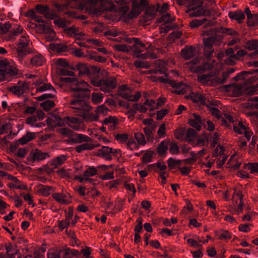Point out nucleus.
<instances>
[{
    "instance_id": "nucleus-14",
    "label": "nucleus",
    "mask_w": 258,
    "mask_h": 258,
    "mask_svg": "<svg viewBox=\"0 0 258 258\" xmlns=\"http://www.w3.org/2000/svg\"><path fill=\"white\" fill-rule=\"evenodd\" d=\"M75 131H80L84 130V124L82 118L76 117H67L64 119V124Z\"/></svg>"
},
{
    "instance_id": "nucleus-50",
    "label": "nucleus",
    "mask_w": 258,
    "mask_h": 258,
    "mask_svg": "<svg viewBox=\"0 0 258 258\" xmlns=\"http://www.w3.org/2000/svg\"><path fill=\"white\" fill-rule=\"evenodd\" d=\"M70 68V67L60 68L57 72L60 75L74 76L75 75L74 72L68 70Z\"/></svg>"
},
{
    "instance_id": "nucleus-15",
    "label": "nucleus",
    "mask_w": 258,
    "mask_h": 258,
    "mask_svg": "<svg viewBox=\"0 0 258 258\" xmlns=\"http://www.w3.org/2000/svg\"><path fill=\"white\" fill-rule=\"evenodd\" d=\"M233 130L235 132L239 134H244L247 141H249L252 135L251 131L249 128L246 123L239 121L238 124L233 125Z\"/></svg>"
},
{
    "instance_id": "nucleus-42",
    "label": "nucleus",
    "mask_w": 258,
    "mask_h": 258,
    "mask_svg": "<svg viewBox=\"0 0 258 258\" xmlns=\"http://www.w3.org/2000/svg\"><path fill=\"white\" fill-rule=\"evenodd\" d=\"M35 137V135L34 133L28 132L25 136L19 139V142L21 145H24L33 139Z\"/></svg>"
},
{
    "instance_id": "nucleus-49",
    "label": "nucleus",
    "mask_w": 258,
    "mask_h": 258,
    "mask_svg": "<svg viewBox=\"0 0 258 258\" xmlns=\"http://www.w3.org/2000/svg\"><path fill=\"white\" fill-rule=\"evenodd\" d=\"M243 95H252L256 93L257 91V87L255 86H243Z\"/></svg>"
},
{
    "instance_id": "nucleus-27",
    "label": "nucleus",
    "mask_w": 258,
    "mask_h": 258,
    "mask_svg": "<svg viewBox=\"0 0 258 258\" xmlns=\"http://www.w3.org/2000/svg\"><path fill=\"white\" fill-rule=\"evenodd\" d=\"M112 152L113 148L107 146H102L101 149L98 150L97 154L98 156L102 157L106 159H109L111 158V154Z\"/></svg>"
},
{
    "instance_id": "nucleus-8",
    "label": "nucleus",
    "mask_w": 258,
    "mask_h": 258,
    "mask_svg": "<svg viewBox=\"0 0 258 258\" xmlns=\"http://www.w3.org/2000/svg\"><path fill=\"white\" fill-rule=\"evenodd\" d=\"M133 40L136 44L141 47V48H139L138 47L135 48L134 53L137 56L144 58L149 57L155 58L156 57V55L151 52L153 47L150 44L147 43V44H145L138 38H134Z\"/></svg>"
},
{
    "instance_id": "nucleus-19",
    "label": "nucleus",
    "mask_w": 258,
    "mask_h": 258,
    "mask_svg": "<svg viewBox=\"0 0 258 258\" xmlns=\"http://www.w3.org/2000/svg\"><path fill=\"white\" fill-rule=\"evenodd\" d=\"M48 157L49 155L47 153L42 152L38 149H34L30 153L29 159L31 161L35 162L45 159Z\"/></svg>"
},
{
    "instance_id": "nucleus-22",
    "label": "nucleus",
    "mask_w": 258,
    "mask_h": 258,
    "mask_svg": "<svg viewBox=\"0 0 258 258\" xmlns=\"http://www.w3.org/2000/svg\"><path fill=\"white\" fill-rule=\"evenodd\" d=\"M64 31L66 34L74 37L76 39H80L85 36V34L84 32L80 31L78 28L74 26L66 28Z\"/></svg>"
},
{
    "instance_id": "nucleus-9",
    "label": "nucleus",
    "mask_w": 258,
    "mask_h": 258,
    "mask_svg": "<svg viewBox=\"0 0 258 258\" xmlns=\"http://www.w3.org/2000/svg\"><path fill=\"white\" fill-rule=\"evenodd\" d=\"M91 83L94 86L100 88V89L104 92H109L116 87V79L112 77H108L103 80L94 79Z\"/></svg>"
},
{
    "instance_id": "nucleus-33",
    "label": "nucleus",
    "mask_w": 258,
    "mask_h": 258,
    "mask_svg": "<svg viewBox=\"0 0 258 258\" xmlns=\"http://www.w3.org/2000/svg\"><path fill=\"white\" fill-rule=\"evenodd\" d=\"M225 54L227 57L229 58V60H225V62L228 64H233L234 60L237 59V56L235 54L234 50L232 48L227 49L225 51Z\"/></svg>"
},
{
    "instance_id": "nucleus-36",
    "label": "nucleus",
    "mask_w": 258,
    "mask_h": 258,
    "mask_svg": "<svg viewBox=\"0 0 258 258\" xmlns=\"http://www.w3.org/2000/svg\"><path fill=\"white\" fill-rule=\"evenodd\" d=\"M228 16L230 19L235 20L239 23L245 18L244 14L240 10L229 12Z\"/></svg>"
},
{
    "instance_id": "nucleus-30",
    "label": "nucleus",
    "mask_w": 258,
    "mask_h": 258,
    "mask_svg": "<svg viewBox=\"0 0 258 258\" xmlns=\"http://www.w3.org/2000/svg\"><path fill=\"white\" fill-rule=\"evenodd\" d=\"M205 44V55H207V57H210L213 53V50L211 49L212 46L213 45L214 40L211 38H208L207 39H204V40Z\"/></svg>"
},
{
    "instance_id": "nucleus-20",
    "label": "nucleus",
    "mask_w": 258,
    "mask_h": 258,
    "mask_svg": "<svg viewBox=\"0 0 258 258\" xmlns=\"http://www.w3.org/2000/svg\"><path fill=\"white\" fill-rule=\"evenodd\" d=\"M242 159L239 158L237 154H232L228 161L227 167L235 170L238 169L242 163Z\"/></svg>"
},
{
    "instance_id": "nucleus-24",
    "label": "nucleus",
    "mask_w": 258,
    "mask_h": 258,
    "mask_svg": "<svg viewBox=\"0 0 258 258\" xmlns=\"http://www.w3.org/2000/svg\"><path fill=\"white\" fill-rule=\"evenodd\" d=\"M52 197L57 203L61 205H67L71 203V196L63 193H53Z\"/></svg>"
},
{
    "instance_id": "nucleus-58",
    "label": "nucleus",
    "mask_w": 258,
    "mask_h": 258,
    "mask_svg": "<svg viewBox=\"0 0 258 258\" xmlns=\"http://www.w3.org/2000/svg\"><path fill=\"white\" fill-rule=\"evenodd\" d=\"M134 108L141 112H146L149 110L148 106L145 105V102L143 104H134Z\"/></svg>"
},
{
    "instance_id": "nucleus-7",
    "label": "nucleus",
    "mask_w": 258,
    "mask_h": 258,
    "mask_svg": "<svg viewBox=\"0 0 258 258\" xmlns=\"http://www.w3.org/2000/svg\"><path fill=\"white\" fill-rule=\"evenodd\" d=\"M168 66V64L165 61L162 60H158L155 63V67L157 69L148 71L145 73L151 74V76L148 77V78L153 82L159 81L162 82H166L169 79L168 78H164L163 77H160L159 75L165 74L166 67Z\"/></svg>"
},
{
    "instance_id": "nucleus-40",
    "label": "nucleus",
    "mask_w": 258,
    "mask_h": 258,
    "mask_svg": "<svg viewBox=\"0 0 258 258\" xmlns=\"http://www.w3.org/2000/svg\"><path fill=\"white\" fill-rule=\"evenodd\" d=\"M191 98L193 101L195 102L200 103L202 104H205L206 103V96L203 94L198 93V94H194L192 93Z\"/></svg>"
},
{
    "instance_id": "nucleus-41",
    "label": "nucleus",
    "mask_w": 258,
    "mask_h": 258,
    "mask_svg": "<svg viewBox=\"0 0 258 258\" xmlns=\"http://www.w3.org/2000/svg\"><path fill=\"white\" fill-rule=\"evenodd\" d=\"M97 146L98 145H94L90 143H85L77 146L76 149L78 153H80L84 150L93 149Z\"/></svg>"
},
{
    "instance_id": "nucleus-43",
    "label": "nucleus",
    "mask_w": 258,
    "mask_h": 258,
    "mask_svg": "<svg viewBox=\"0 0 258 258\" xmlns=\"http://www.w3.org/2000/svg\"><path fill=\"white\" fill-rule=\"evenodd\" d=\"M76 69L79 71L80 76L87 74L89 72V70L87 65L84 63H79L76 66Z\"/></svg>"
},
{
    "instance_id": "nucleus-2",
    "label": "nucleus",
    "mask_w": 258,
    "mask_h": 258,
    "mask_svg": "<svg viewBox=\"0 0 258 258\" xmlns=\"http://www.w3.org/2000/svg\"><path fill=\"white\" fill-rule=\"evenodd\" d=\"M28 16L38 22L36 24V31L39 33L44 34V38L47 41H51L55 38V33L50 27L48 23L43 20L41 17L39 16L35 11L31 10L28 12Z\"/></svg>"
},
{
    "instance_id": "nucleus-18",
    "label": "nucleus",
    "mask_w": 258,
    "mask_h": 258,
    "mask_svg": "<svg viewBox=\"0 0 258 258\" xmlns=\"http://www.w3.org/2000/svg\"><path fill=\"white\" fill-rule=\"evenodd\" d=\"M174 20V17L171 16L169 13L163 14L159 20L160 23H163V25L160 28V33L167 32L169 31L171 27L169 26L164 25V24L171 23Z\"/></svg>"
},
{
    "instance_id": "nucleus-64",
    "label": "nucleus",
    "mask_w": 258,
    "mask_h": 258,
    "mask_svg": "<svg viewBox=\"0 0 258 258\" xmlns=\"http://www.w3.org/2000/svg\"><path fill=\"white\" fill-rule=\"evenodd\" d=\"M248 103L252 108H258V97L254 96L251 97Z\"/></svg>"
},
{
    "instance_id": "nucleus-61",
    "label": "nucleus",
    "mask_w": 258,
    "mask_h": 258,
    "mask_svg": "<svg viewBox=\"0 0 258 258\" xmlns=\"http://www.w3.org/2000/svg\"><path fill=\"white\" fill-rule=\"evenodd\" d=\"M47 258H60L59 252L57 250H49L47 252Z\"/></svg>"
},
{
    "instance_id": "nucleus-39",
    "label": "nucleus",
    "mask_w": 258,
    "mask_h": 258,
    "mask_svg": "<svg viewBox=\"0 0 258 258\" xmlns=\"http://www.w3.org/2000/svg\"><path fill=\"white\" fill-rule=\"evenodd\" d=\"M169 144V142L166 140H164L160 143L157 148V152L160 155L162 156L166 153Z\"/></svg>"
},
{
    "instance_id": "nucleus-55",
    "label": "nucleus",
    "mask_w": 258,
    "mask_h": 258,
    "mask_svg": "<svg viewBox=\"0 0 258 258\" xmlns=\"http://www.w3.org/2000/svg\"><path fill=\"white\" fill-rule=\"evenodd\" d=\"M145 105L148 106L150 111H153L157 109L156 102L153 99H147L145 102Z\"/></svg>"
},
{
    "instance_id": "nucleus-4",
    "label": "nucleus",
    "mask_w": 258,
    "mask_h": 258,
    "mask_svg": "<svg viewBox=\"0 0 258 258\" xmlns=\"http://www.w3.org/2000/svg\"><path fill=\"white\" fill-rule=\"evenodd\" d=\"M18 69L15 62L8 59L0 61V82L4 80H9L11 77L17 75Z\"/></svg>"
},
{
    "instance_id": "nucleus-51",
    "label": "nucleus",
    "mask_w": 258,
    "mask_h": 258,
    "mask_svg": "<svg viewBox=\"0 0 258 258\" xmlns=\"http://www.w3.org/2000/svg\"><path fill=\"white\" fill-rule=\"evenodd\" d=\"M134 138L137 141L139 146L144 145L146 144V141L144 135L139 133H135L134 135Z\"/></svg>"
},
{
    "instance_id": "nucleus-52",
    "label": "nucleus",
    "mask_w": 258,
    "mask_h": 258,
    "mask_svg": "<svg viewBox=\"0 0 258 258\" xmlns=\"http://www.w3.org/2000/svg\"><path fill=\"white\" fill-rule=\"evenodd\" d=\"M102 94L100 93H93L92 94V101L94 104L100 103L103 99Z\"/></svg>"
},
{
    "instance_id": "nucleus-63",
    "label": "nucleus",
    "mask_w": 258,
    "mask_h": 258,
    "mask_svg": "<svg viewBox=\"0 0 258 258\" xmlns=\"http://www.w3.org/2000/svg\"><path fill=\"white\" fill-rule=\"evenodd\" d=\"M124 187L126 189L133 192V195H134L136 192L135 187L133 183L125 182L124 183Z\"/></svg>"
},
{
    "instance_id": "nucleus-57",
    "label": "nucleus",
    "mask_w": 258,
    "mask_h": 258,
    "mask_svg": "<svg viewBox=\"0 0 258 258\" xmlns=\"http://www.w3.org/2000/svg\"><path fill=\"white\" fill-rule=\"evenodd\" d=\"M206 21V19L202 20L195 19L190 22V26L192 28H196L204 24Z\"/></svg>"
},
{
    "instance_id": "nucleus-53",
    "label": "nucleus",
    "mask_w": 258,
    "mask_h": 258,
    "mask_svg": "<svg viewBox=\"0 0 258 258\" xmlns=\"http://www.w3.org/2000/svg\"><path fill=\"white\" fill-rule=\"evenodd\" d=\"M52 190V188L50 186H46L43 185L40 187L39 192L44 196H48L49 195Z\"/></svg>"
},
{
    "instance_id": "nucleus-28",
    "label": "nucleus",
    "mask_w": 258,
    "mask_h": 258,
    "mask_svg": "<svg viewBox=\"0 0 258 258\" xmlns=\"http://www.w3.org/2000/svg\"><path fill=\"white\" fill-rule=\"evenodd\" d=\"M44 57L39 53L35 54L30 59V64L32 67H38L43 65L45 62Z\"/></svg>"
},
{
    "instance_id": "nucleus-10",
    "label": "nucleus",
    "mask_w": 258,
    "mask_h": 258,
    "mask_svg": "<svg viewBox=\"0 0 258 258\" xmlns=\"http://www.w3.org/2000/svg\"><path fill=\"white\" fill-rule=\"evenodd\" d=\"M36 92H43L47 91H50L51 92L49 93H44L41 95L37 97V99L40 101L45 100L47 98H54L55 95V90L50 84L42 83L41 82L37 81L36 82Z\"/></svg>"
},
{
    "instance_id": "nucleus-56",
    "label": "nucleus",
    "mask_w": 258,
    "mask_h": 258,
    "mask_svg": "<svg viewBox=\"0 0 258 258\" xmlns=\"http://www.w3.org/2000/svg\"><path fill=\"white\" fill-rule=\"evenodd\" d=\"M134 64L137 68H148L150 66V63L145 60H142L139 59H137L135 62Z\"/></svg>"
},
{
    "instance_id": "nucleus-44",
    "label": "nucleus",
    "mask_w": 258,
    "mask_h": 258,
    "mask_svg": "<svg viewBox=\"0 0 258 258\" xmlns=\"http://www.w3.org/2000/svg\"><path fill=\"white\" fill-rule=\"evenodd\" d=\"M54 63L56 66L57 71L62 68H69V64L64 58H60L54 60Z\"/></svg>"
},
{
    "instance_id": "nucleus-12",
    "label": "nucleus",
    "mask_w": 258,
    "mask_h": 258,
    "mask_svg": "<svg viewBox=\"0 0 258 258\" xmlns=\"http://www.w3.org/2000/svg\"><path fill=\"white\" fill-rule=\"evenodd\" d=\"M118 94L123 98L128 101L136 102L141 97V93L137 92L134 95L132 94V90L126 85H121L119 87Z\"/></svg>"
},
{
    "instance_id": "nucleus-23",
    "label": "nucleus",
    "mask_w": 258,
    "mask_h": 258,
    "mask_svg": "<svg viewBox=\"0 0 258 258\" xmlns=\"http://www.w3.org/2000/svg\"><path fill=\"white\" fill-rule=\"evenodd\" d=\"M36 9L39 14L44 15L47 19H53L56 16L55 14L47 6H37Z\"/></svg>"
},
{
    "instance_id": "nucleus-17",
    "label": "nucleus",
    "mask_w": 258,
    "mask_h": 258,
    "mask_svg": "<svg viewBox=\"0 0 258 258\" xmlns=\"http://www.w3.org/2000/svg\"><path fill=\"white\" fill-rule=\"evenodd\" d=\"M166 82L168 83L171 86L174 88L173 92L175 93L184 94L190 91V87L185 84L181 83H177L175 81L170 80H168Z\"/></svg>"
},
{
    "instance_id": "nucleus-48",
    "label": "nucleus",
    "mask_w": 258,
    "mask_h": 258,
    "mask_svg": "<svg viewBox=\"0 0 258 258\" xmlns=\"http://www.w3.org/2000/svg\"><path fill=\"white\" fill-rule=\"evenodd\" d=\"M126 146L131 150H135L138 149L140 147L139 144L133 139H130L127 140Z\"/></svg>"
},
{
    "instance_id": "nucleus-45",
    "label": "nucleus",
    "mask_w": 258,
    "mask_h": 258,
    "mask_svg": "<svg viewBox=\"0 0 258 258\" xmlns=\"http://www.w3.org/2000/svg\"><path fill=\"white\" fill-rule=\"evenodd\" d=\"M66 158L65 156L60 155L54 159L51 162V164L54 166V168L62 165L66 161Z\"/></svg>"
},
{
    "instance_id": "nucleus-59",
    "label": "nucleus",
    "mask_w": 258,
    "mask_h": 258,
    "mask_svg": "<svg viewBox=\"0 0 258 258\" xmlns=\"http://www.w3.org/2000/svg\"><path fill=\"white\" fill-rule=\"evenodd\" d=\"M114 48L119 51L128 52L131 50V47L125 44H117L114 46Z\"/></svg>"
},
{
    "instance_id": "nucleus-62",
    "label": "nucleus",
    "mask_w": 258,
    "mask_h": 258,
    "mask_svg": "<svg viewBox=\"0 0 258 258\" xmlns=\"http://www.w3.org/2000/svg\"><path fill=\"white\" fill-rule=\"evenodd\" d=\"M115 139L120 143L127 141V135L125 134H117L115 136Z\"/></svg>"
},
{
    "instance_id": "nucleus-54",
    "label": "nucleus",
    "mask_w": 258,
    "mask_h": 258,
    "mask_svg": "<svg viewBox=\"0 0 258 258\" xmlns=\"http://www.w3.org/2000/svg\"><path fill=\"white\" fill-rule=\"evenodd\" d=\"M40 105L45 110H49L54 106V103L51 100H47L42 102Z\"/></svg>"
},
{
    "instance_id": "nucleus-1",
    "label": "nucleus",
    "mask_w": 258,
    "mask_h": 258,
    "mask_svg": "<svg viewBox=\"0 0 258 258\" xmlns=\"http://www.w3.org/2000/svg\"><path fill=\"white\" fill-rule=\"evenodd\" d=\"M63 80L71 84L70 93L72 99L70 104L77 115L82 117L85 121H97L100 116H104L107 113L109 109L103 105L97 107L95 114L87 112L90 106L85 101L86 96L85 92L89 90L86 82L79 81L76 78H64Z\"/></svg>"
},
{
    "instance_id": "nucleus-32",
    "label": "nucleus",
    "mask_w": 258,
    "mask_h": 258,
    "mask_svg": "<svg viewBox=\"0 0 258 258\" xmlns=\"http://www.w3.org/2000/svg\"><path fill=\"white\" fill-rule=\"evenodd\" d=\"M8 186L11 188L27 189V186L16 177L8 183Z\"/></svg>"
},
{
    "instance_id": "nucleus-6",
    "label": "nucleus",
    "mask_w": 258,
    "mask_h": 258,
    "mask_svg": "<svg viewBox=\"0 0 258 258\" xmlns=\"http://www.w3.org/2000/svg\"><path fill=\"white\" fill-rule=\"evenodd\" d=\"M234 72L233 69H230L227 72L223 73L222 78L216 75H202L198 77L200 82L204 85L216 86L218 84H223L228 77L229 74Z\"/></svg>"
},
{
    "instance_id": "nucleus-25",
    "label": "nucleus",
    "mask_w": 258,
    "mask_h": 258,
    "mask_svg": "<svg viewBox=\"0 0 258 258\" xmlns=\"http://www.w3.org/2000/svg\"><path fill=\"white\" fill-rule=\"evenodd\" d=\"M188 122L191 126L198 131L201 129L202 125L204 123V120H202L200 116L195 113L192 114L189 119Z\"/></svg>"
},
{
    "instance_id": "nucleus-37",
    "label": "nucleus",
    "mask_w": 258,
    "mask_h": 258,
    "mask_svg": "<svg viewBox=\"0 0 258 258\" xmlns=\"http://www.w3.org/2000/svg\"><path fill=\"white\" fill-rule=\"evenodd\" d=\"M26 122L31 127H40L44 125V124L40 122L36 116H31L27 119Z\"/></svg>"
},
{
    "instance_id": "nucleus-5",
    "label": "nucleus",
    "mask_w": 258,
    "mask_h": 258,
    "mask_svg": "<svg viewBox=\"0 0 258 258\" xmlns=\"http://www.w3.org/2000/svg\"><path fill=\"white\" fill-rule=\"evenodd\" d=\"M29 39L26 34H23L16 45V57L21 63H25V57L32 52L29 47Z\"/></svg>"
},
{
    "instance_id": "nucleus-29",
    "label": "nucleus",
    "mask_w": 258,
    "mask_h": 258,
    "mask_svg": "<svg viewBox=\"0 0 258 258\" xmlns=\"http://www.w3.org/2000/svg\"><path fill=\"white\" fill-rule=\"evenodd\" d=\"M196 52V48L194 47L190 46L182 49L181 51V55L185 59H188L194 56Z\"/></svg>"
},
{
    "instance_id": "nucleus-35",
    "label": "nucleus",
    "mask_w": 258,
    "mask_h": 258,
    "mask_svg": "<svg viewBox=\"0 0 258 258\" xmlns=\"http://www.w3.org/2000/svg\"><path fill=\"white\" fill-rule=\"evenodd\" d=\"M91 139L86 135L82 134H75L73 136L72 141L73 143H80L83 142L90 143Z\"/></svg>"
},
{
    "instance_id": "nucleus-13",
    "label": "nucleus",
    "mask_w": 258,
    "mask_h": 258,
    "mask_svg": "<svg viewBox=\"0 0 258 258\" xmlns=\"http://www.w3.org/2000/svg\"><path fill=\"white\" fill-rule=\"evenodd\" d=\"M248 171H249L251 173L258 172V163L245 164L242 169L237 172V175L241 178H247L249 177Z\"/></svg>"
},
{
    "instance_id": "nucleus-60",
    "label": "nucleus",
    "mask_w": 258,
    "mask_h": 258,
    "mask_svg": "<svg viewBox=\"0 0 258 258\" xmlns=\"http://www.w3.org/2000/svg\"><path fill=\"white\" fill-rule=\"evenodd\" d=\"M97 173V170L93 167H90L87 168L84 172L85 177L88 178L90 176L95 175Z\"/></svg>"
},
{
    "instance_id": "nucleus-34",
    "label": "nucleus",
    "mask_w": 258,
    "mask_h": 258,
    "mask_svg": "<svg viewBox=\"0 0 258 258\" xmlns=\"http://www.w3.org/2000/svg\"><path fill=\"white\" fill-rule=\"evenodd\" d=\"M215 235L220 240H227L231 238V233L227 230L224 229H220L215 231Z\"/></svg>"
},
{
    "instance_id": "nucleus-31",
    "label": "nucleus",
    "mask_w": 258,
    "mask_h": 258,
    "mask_svg": "<svg viewBox=\"0 0 258 258\" xmlns=\"http://www.w3.org/2000/svg\"><path fill=\"white\" fill-rule=\"evenodd\" d=\"M205 14L206 11L201 6H199L195 8L193 7L189 10V16L190 17H199Z\"/></svg>"
},
{
    "instance_id": "nucleus-26",
    "label": "nucleus",
    "mask_w": 258,
    "mask_h": 258,
    "mask_svg": "<svg viewBox=\"0 0 258 258\" xmlns=\"http://www.w3.org/2000/svg\"><path fill=\"white\" fill-rule=\"evenodd\" d=\"M47 123L50 127L61 126L64 124V120H62L59 116L52 115L47 119Z\"/></svg>"
},
{
    "instance_id": "nucleus-46",
    "label": "nucleus",
    "mask_w": 258,
    "mask_h": 258,
    "mask_svg": "<svg viewBox=\"0 0 258 258\" xmlns=\"http://www.w3.org/2000/svg\"><path fill=\"white\" fill-rule=\"evenodd\" d=\"M141 7L139 4L134 3L132 10L129 13V17L133 18L138 16L141 13Z\"/></svg>"
},
{
    "instance_id": "nucleus-11",
    "label": "nucleus",
    "mask_w": 258,
    "mask_h": 258,
    "mask_svg": "<svg viewBox=\"0 0 258 258\" xmlns=\"http://www.w3.org/2000/svg\"><path fill=\"white\" fill-rule=\"evenodd\" d=\"M242 195L241 190L239 188L234 189V194L232 197V204L230 206V211H236L238 214L242 211L243 202Z\"/></svg>"
},
{
    "instance_id": "nucleus-47",
    "label": "nucleus",
    "mask_w": 258,
    "mask_h": 258,
    "mask_svg": "<svg viewBox=\"0 0 258 258\" xmlns=\"http://www.w3.org/2000/svg\"><path fill=\"white\" fill-rule=\"evenodd\" d=\"M245 47L249 50L256 49L258 48V40H252L248 41L245 43Z\"/></svg>"
},
{
    "instance_id": "nucleus-3",
    "label": "nucleus",
    "mask_w": 258,
    "mask_h": 258,
    "mask_svg": "<svg viewBox=\"0 0 258 258\" xmlns=\"http://www.w3.org/2000/svg\"><path fill=\"white\" fill-rule=\"evenodd\" d=\"M79 9H86L90 12H95L100 9L112 11L114 6L108 0H84L78 6Z\"/></svg>"
},
{
    "instance_id": "nucleus-21",
    "label": "nucleus",
    "mask_w": 258,
    "mask_h": 258,
    "mask_svg": "<svg viewBox=\"0 0 258 258\" xmlns=\"http://www.w3.org/2000/svg\"><path fill=\"white\" fill-rule=\"evenodd\" d=\"M225 89L230 95L239 96L243 95L244 88L243 86L239 84H234L225 86Z\"/></svg>"
},
{
    "instance_id": "nucleus-38",
    "label": "nucleus",
    "mask_w": 258,
    "mask_h": 258,
    "mask_svg": "<svg viewBox=\"0 0 258 258\" xmlns=\"http://www.w3.org/2000/svg\"><path fill=\"white\" fill-rule=\"evenodd\" d=\"M23 28L20 25L14 24L11 26V32L12 36H10L7 39L11 40L13 39V36L18 35L19 34L23 33Z\"/></svg>"
},
{
    "instance_id": "nucleus-16",
    "label": "nucleus",
    "mask_w": 258,
    "mask_h": 258,
    "mask_svg": "<svg viewBox=\"0 0 258 258\" xmlns=\"http://www.w3.org/2000/svg\"><path fill=\"white\" fill-rule=\"evenodd\" d=\"M28 86L24 82H22L9 87L8 90L14 95L20 97L26 92Z\"/></svg>"
}]
</instances>
